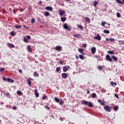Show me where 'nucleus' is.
I'll return each instance as SVG.
<instances>
[{"label":"nucleus","mask_w":124,"mask_h":124,"mask_svg":"<svg viewBox=\"0 0 124 124\" xmlns=\"http://www.w3.org/2000/svg\"><path fill=\"white\" fill-rule=\"evenodd\" d=\"M94 39H97V40H101V36L99 34H97V36L93 37Z\"/></svg>","instance_id":"5"},{"label":"nucleus","mask_w":124,"mask_h":124,"mask_svg":"<svg viewBox=\"0 0 124 124\" xmlns=\"http://www.w3.org/2000/svg\"><path fill=\"white\" fill-rule=\"evenodd\" d=\"M26 38H27V39H31V36H27Z\"/></svg>","instance_id":"47"},{"label":"nucleus","mask_w":124,"mask_h":124,"mask_svg":"<svg viewBox=\"0 0 124 124\" xmlns=\"http://www.w3.org/2000/svg\"><path fill=\"white\" fill-rule=\"evenodd\" d=\"M104 108L107 112H111V107H110L109 106H105Z\"/></svg>","instance_id":"3"},{"label":"nucleus","mask_w":124,"mask_h":124,"mask_svg":"<svg viewBox=\"0 0 124 124\" xmlns=\"http://www.w3.org/2000/svg\"><path fill=\"white\" fill-rule=\"evenodd\" d=\"M0 72H2V71H4V68H2L0 69Z\"/></svg>","instance_id":"46"},{"label":"nucleus","mask_w":124,"mask_h":124,"mask_svg":"<svg viewBox=\"0 0 124 124\" xmlns=\"http://www.w3.org/2000/svg\"><path fill=\"white\" fill-rule=\"evenodd\" d=\"M109 41H111V42H115V39L112 38H110L109 39Z\"/></svg>","instance_id":"29"},{"label":"nucleus","mask_w":124,"mask_h":124,"mask_svg":"<svg viewBox=\"0 0 124 124\" xmlns=\"http://www.w3.org/2000/svg\"><path fill=\"white\" fill-rule=\"evenodd\" d=\"M46 10H48L49 11H53V8L50 6H47L46 7Z\"/></svg>","instance_id":"10"},{"label":"nucleus","mask_w":124,"mask_h":124,"mask_svg":"<svg viewBox=\"0 0 124 124\" xmlns=\"http://www.w3.org/2000/svg\"><path fill=\"white\" fill-rule=\"evenodd\" d=\"M111 58L113 59V60H114L115 61H118V58H117V57H116L115 56H112Z\"/></svg>","instance_id":"30"},{"label":"nucleus","mask_w":124,"mask_h":124,"mask_svg":"<svg viewBox=\"0 0 124 124\" xmlns=\"http://www.w3.org/2000/svg\"><path fill=\"white\" fill-rule=\"evenodd\" d=\"M49 15H50V13L48 12H46L45 16H49Z\"/></svg>","instance_id":"32"},{"label":"nucleus","mask_w":124,"mask_h":124,"mask_svg":"<svg viewBox=\"0 0 124 124\" xmlns=\"http://www.w3.org/2000/svg\"><path fill=\"white\" fill-rule=\"evenodd\" d=\"M60 64H63V61H60Z\"/></svg>","instance_id":"49"},{"label":"nucleus","mask_w":124,"mask_h":124,"mask_svg":"<svg viewBox=\"0 0 124 124\" xmlns=\"http://www.w3.org/2000/svg\"><path fill=\"white\" fill-rule=\"evenodd\" d=\"M97 3H98V2L95 1L93 3L94 6H96V5H97Z\"/></svg>","instance_id":"34"},{"label":"nucleus","mask_w":124,"mask_h":124,"mask_svg":"<svg viewBox=\"0 0 124 124\" xmlns=\"http://www.w3.org/2000/svg\"><path fill=\"white\" fill-rule=\"evenodd\" d=\"M54 99H55V101H56V102H58V103H60V100H60V99H59L58 97H55Z\"/></svg>","instance_id":"17"},{"label":"nucleus","mask_w":124,"mask_h":124,"mask_svg":"<svg viewBox=\"0 0 124 124\" xmlns=\"http://www.w3.org/2000/svg\"><path fill=\"white\" fill-rule=\"evenodd\" d=\"M105 24H106V22H102V26L103 27H104V26H105Z\"/></svg>","instance_id":"45"},{"label":"nucleus","mask_w":124,"mask_h":124,"mask_svg":"<svg viewBox=\"0 0 124 124\" xmlns=\"http://www.w3.org/2000/svg\"><path fill=\"white\" fill-rule=\"evenodd\" d=\"M78 29H80V30H83V29H84L83 26H82L81 25H78Z\"/></svg>","instance_id":"28"},{"label":"nucleus","mask_w":124,"mask_h":124,"mask_svg":"<svg viewBox=\"0 0 124 124\" xmlns=\"http://www.w3.org/2000/svg\"><path fill=\"white\" fill-rule=\"evenodd\" d=\"M110 41V40H109V39L106 38V41Z\"/></svg>","instance_id":"61"},{"label":"nucleus","mask_w":124,"mask_h":124,"mask_svg":"<svg viewBox=\"0 0 124 124\" xmlns=\"http://www.w3.org/2000/svg\"><path fill=\"white\" fill-rule=\"evenodd\" d=\"M64 14H65V11L64 10L61 11L59 12V15H60V16H63Z\"/></svg>","instance_id":"9"},{"label":"nucleus","mask_w":124,"mask_h":124,"mask_svg":"<svg viewBox=\"0 0 124 124\" xmlns=\"http://www.w3.org/2000/svg\"><path fill=\"white\" fill-rule=\"evenodd\" d=\"M7 81H8V82H10V83H14V80L11 78L7 79Z\"/></svg>","instance_id":"16"},{"label":"nucleus","mask_w":124,"mask_h":124,"mask_svg":"<svg viewBox=\"0 0 124 124\" xmlns=\"http://www.w3.org/2000/svg\"><path fill=\"white\" fill-rule=\"evenodd\" d=\"M113 108L114 109V111H118V109H119V107H114Z\"/></svg>","instance_id":"31"},{"label":"nucleus","mask_w":124,"mask_h":124,"mask_svg":"<svg viewBox=\"0 0 124 124\" xmlns=\"http://www.w3.org/2000/svg\"><path fill=\"white\" fill-rule=\"evenodd\" d=\"M19 72H22V70H19Z\"/></svg>","instance_id":"64"},{"label":"nucleus","mask_w":124,"mask_h":124,"mask_svg":"<svg viewBox=\"0 0 124 124\" xmlns=\"http://www.w3.org/2000/svg\"><path fill=\"white\" fill-rule=\"evenodd\" d=\"M63 28L65 29V30H66V31H71V26H68L66 23L64 24Z\"/></svg>","instance_id":"2"},{"label":"nucleus","mask_w":124,"mask_h":124,"mask_svg":"<svg viewBox=\"0 0 124 124\" xmlns=\"http://www.w3.org/2000/svg\"><path fill=\"white\" fill-rule=\"evenodd\" d=\"M62 47L60 46H57L55 48L56 51H60V50H62Z\"/></svg>","instance_id":"8"},{"label":"nucleus","mask_w":124,"mask_h":124,"mask_svg":"<svg viewBox=\"0 0 124 124\" xmlns=\"http://www.w3.org/2000/svg\"><path fill=\"white\" fill-rule=\"evenodd\" d=\"M27 82L30 87H31V81L30 79H27Z\"/></svg>","instance_id":"19"},{"label":"nucleus","mask_w":124,"mask_h":124,"mask_svg":"<svg viewBox=\"0 0 124 124\" xmlns=\"http://www.w3.org/2000/svg\"><path fill=\"white\" fill-rule=\"evenodd\" d=\"M24 41L25 42H28L29 39H28L27 38L24 37Z\"/></svg>","instance_id":"33"},{"label":"nucleus","mask_w":124,"mask_h":124,"mask_svg":"<svg viewBox=\"0 0 124 124\" xmlns=\"http://www.w3.org/2000/svg\"><path fill=\"white\" fill-rule=\"evenodd\" d=\"M14 14H15L16 13V11L14 10Z\"/></svg>","instance_id":"63"},{"label":"nucleus","mask_w":124,"mask_h":124,"mask_svg":"<svg viewBox=\"0 0 124 124\" xmlns=\"http://www.w3.org/2000/svg\"><path fill=\"white\" fill-rule=\"evenodd\" d=\"M74 37H76L77 38H80L81 37V35L80 34H75Z\"/></svg>","instance_id":"23"},{"label":"nucleus","mask_w":124,"mask_h":124,"mask_svg":"<svg viewBox=\"0 0 124 124\" xmlns=\"http://www.w3.org/2000/svg\"><path fill=\"white\" fill-rule=\"evenodd\" d=\"M98 101L99 103H100L101 105H102L103 106H104L105 105V102L104 101H102L100 99H98Z\"/></svg>","instance_id":"7"},{"label":"nucleus","mask_w":124,"mask_h":124,"mask_svg":"<svg viewBox=\"0 0 124 124\" xmlns=\"http://www.w3.org/2000/svg\"><path fill=\"white\" fill-rule=\"evenodd\" d=\"M82 104L88 106L89 107H93V104L92 102H89L87 101H82Z\"/></svg>","instance_id":"1"},{"label":"nucleus","mask_w":124,"mask_h":124,"mask_svg":"<svg viewBox=\"0 0 124 124\" xmlns=\"http://www.w3.org/2000/svg\"><path fill=\"white\" fill-rule=\"evenodd\" d=\"M34 22H35V19H34V18H32L31 19V23H32V24H33Z\"/></svg>","instance_id":"41"},{"label":"nucleus","mask_w":124,"mask_h":124,"mask_svg":"<svg viewBox=\"0 0 124 124\" xmlns=\"http://www.w3.org/2000/svg\"><path fill=\"white\" fill-rule=\"evenodd\" d=\"M46 97H47L46 96L43 97V99H46Z\"/></svg>","instance_id":"56"},{"label":"nucleus","mask_w":124,"mask_h":124,"mask_svg":"<svg viewBox=\"0 0 124 124\" xmlns=\"http://www.w3.org/2000/svg\"><path fill=\"white\" fill-rule=\"evenodd\" d=\"M116 2L117 3H120V4H124V2H122L121 0H116Z\"/></svg>","instance_id":"22"},{"label":"nucleus","mask_w":124,"mask_h":124,"mask_svg":"<svg viewBox=\"0 0 124 124\" xmlns=\"http://www.w3.org/2000/svg\"><path fill=\"white\" fill-rule=\"evenodd\" d=\"M91 96L93 98H95V97H96V94L95 93H93L92 94Z\"/></svg>","instance_id":"21"},{"label":"nucleus","mask_w":124,"mask_h":124,"mask_svg":"<svg viewBox=\"0 0 124 124\" xmlns=\"http://www.w3.org/2000/svg\"><path fill=\"white\" fill-rule=\"evenodd\" d=\"M115 97H116L117 98L119 99V96L117 94H115Z\"/></svg>","instance_id":"50"},{"label":"nucleus","mask_w":124,"mask_h":124,"mask_svg":"<svg viewBox=\"0 0 124 124\" xmlns=\"http://www.w3.org/2000/svg\"><path fill=\"white\" fill-rule=\"evenodd\" d=\"M20 12H22V11H24V10L22 8H20Z\"/></svg>","instance_id":"57"},{"label":"nucleus","mask_w":124,"mask_h":124,"mask_svg":"<svg viewBox=\"0 0 124 124\" xmlns=\"http://www.w3.org/2000/svg\"><path fill=\"white\" fill-rule=\"evenodd\" d=\"M13 109H14V110H16V109H17V107L15 106L13 108Z\"/></svg>","instance_id":"53"},{"label":"nucleus","mask_w":124,"mask_h":124,"mask_svg":"<svg viewBox=\"0 0 124 124\" xmlns=\"http://www.w3.org/2000/svg\"><path fill=\"white\" fill-rule=\"evenodd\" d=\"M117 16L118 18H120L121 17V14L120 13H117Z\"/></svg>","instance_id":"36"},{"label":"nucleus","mask_w":124,"mask_h":124,"mask_svg":"<svg viewBox=\"0 0 124 124\" xmlns=\"http://www.w3.org/2000/svg\"><path fill=\"white\" fill-rule=\"evenodd\" d=\"M106 60L108 62H113V59L110 57V55H107L106 56Z\"/></svg>","instance_id":"4"},{"label":"nucleus","mask_w":124,"mask_h":124,"mask_svg":"<svg viewBox=\"0 0 124 124\" xmlns=\"http://www.w3.org/2000/svg\"><path fill=\"white\" fill-rule=\"evenodd\" d=\"M62 78H64L65 79L66 78H67V74L66 73H62Z\"/></svg>","instance_id":"12"},{"label":"nucleus","mask_w":124,"mask_h":124,"mask_svg":"<svg viewBox=\"0 0 124 124\" xmlns=\"http://www.w3.org/2000/svg\"><path fill=\"white\" fill-rule=\"evenodd\" d=\"M68 68H69V66L68 65H66L63 67V71L64 72H66L67 70H68Z\"/></svg>","instance_id":"6"},{"label":"nucleus","mask_w":124,"mask_h":124,"mask_svg":"<svg viewBox=\"0 0 124 124\" xmlns=\"http://www.w3.org/2000/svg\"><path fill=\"white\" fill-rule=\"evenodd\" d=\"M3 80H4V81H6V80H7V79H6L5 77H3Z\"/></svg>","instance_id":"54"},{"label":"nucleus","mask_w":124,"mask_h":124,"mask_svg":"<svg viewBox=\"0 0 124 124\" xmlns=\"http://www.w3.org/2000/svg\"><path fill=\"white\" fill-rule=\"evenodd\" d=\"M60 120L61 121H63V118H60Z\"/></svg>","instance_id":"60"},{"label":"nucleus","mask_w":124,"mask_h":124,"mask_svg":"<svg viewBox=\"0 0 124 124\" xmlns=\"http://www.w3.org/2000/svg\"><path fill=\"white\" fill-rule=\"evenodd\" d=\"M119 43H121V42H123V41H119Z\"/></svg>","instance_id":"62"},{"label":"nucleus","mask_w":124,"mask_h":124,"mask_svg":"<svg viewBox=\"0 0 124 124\" xmlns=\"http://www.w3.org/2000/svg\"><path fill=\"white\" fill-rule=\"evenodd\" d=\"M60 105H62V104H63V101H62V99L60 100Z\"/></svg>","instance_id":"43"},{"label":"nucleus","mask_w":124,"mask_h":124,"mask_svg":"<svg viewBox=\"0 0 124 124\" xmlns=\"http://www.w3.org/2000/svg\"><path fill=\"white\" fill-rule=\"evenodd\" d=\"M15 27H16V29H21V28H22L21 26L16 25Z\"/></svg>","instance_id":"40"},{"label":"nucleus","mask_w":124,"mask_h":124,"mask_svg":"<svg viewBox=\"0 0 124 124\" xmlns=\"http://www.w3.org/2000/svg\"><path fill=\"white\" fill-rule=\"evenodd\" d=\"M11 35H12V36H15V32L14 31L11 32Z\"/></svg>","instance_id":"44"},{"label":"nucleus","mask_w":124,"mask_h":124,"mask_svg":"<svg viewBox=\"0 0 124 124\" xmlns=\"http://www.w3.org/2000/svg\"><path fill=\"white\" fill-rule=\"evenodd\" d=\"M28 51L29 52H32V48L31 47V46H28Z\"/></svg>","instance_id":"20"},{"label":"nucleus","mask_w":124,"mask_h":124,"mask_svg":"<svg viewBox=\"0 0 124 124\" xmlns=\"http://www.w3.org/2000/svg\"><path fill=\"white\" fill-rule=\"evenodd\" d=\"M35 94L36 97H38V96H39V93L37 92V90H35Z\"/></svg>","instance_id":"15"},{"label":"nucleus","mask_w":124,"mask_h":124,"mask_svg":"<svg viewBox=\"0 0 124 124\" xmlns=\"http://www.w3.org/2000/svg\"><path fill=\"white\" fill-rule=\"evenodd\" d=\"M61 20L62 22H65V21H66V17H62Z\"/></svg>","instance_id":"24"},{"label":"nucleus","mask_w":124,"mask_h":124,"mask_svg":"<svg viewBox=\"0 0 124 124\" xmlns=\"http://www.w3.org/2000/svg\"><path fill=\"white\" fill-rule=\"evenodd\" d=\"M60 70H61V67H57V68H56V71H57V72H59V71H60Z\"/></svg>","instance_id":"42"},{"label":"nucleus","mask_w":124,"mask_h":124,"mask_svg":"<svg viewBox=\"0 0 124 124\" xmlns=\"http://www.w3.org/2000/svg\"><path fill=\"white\" fill-rule=\"evenodd\" d=\"M108 54H110L111 55H112V54H114V51H108Z\"/></svg>","instance_id":"38"},{"label":"nucleus","mask_w":124,"mask_h":124,"mask_svg":"<svg viewBox=\"0 0 124 124\" xmlns=\"http://www.w3.org/2000/svg\"><path fill=\"white\" fill-rule=\"evenodd\" d=\"M104 33H107V34H109V33H110V31H108V30H104Z\"/></svg>","instance_id":"25"},{"label":"nucleus","mask_w":124,"mask_h":124,"mask_svg":"<svg viewBox=\"0 0 124 124\" xmlns=\"http://www.w3.org/2000/svg\"><path fill=\"white\" fill-rule=\"evenodd\" d=\"M90 93V90H87V94H89Z\"/></svg>","instance_id":"58"},{"label":"nucleus","mask_w":124,"mask_h":124,"mask_svg":"<svg viewBox=\"0 0 124 124\" xmlns=\"http://www.w3.org/2000/svg\"><path fill=\"white\" fill-rule=\"evenodd\" d=\"M45 108H46V109H48V110L50 109V108L48 107V106H46Z\"/></svg>","instance_id":"55"},{"label":"nucleus","mask_w":124,"mask_h":124,"mask_svg":"<svg viewBox=\"0 0 124 124\" xmlns=\"http://www.w3.org/2000/svg\"><path fill=\"white\" fill-rule=\"evenodd\" d=\"M6 96H9V93H8L6 94Z\"/></svg>","instance_id":"59"},{"label":"nucleus","mask_w":124,"mask_h":124,"mask_svg":"<svg viewBox=\"0 0 124 124\" xmlns=\"http://www.w3.org/2000/svg\"><path fill=\"white\" fill-rule=\"evenodd\" d=\"M106 92V91L104 89H103V90H101L102 93H105Z\"/></svg>","instance_id":"51"},{"label":"nucleus","mask_w":124,"mask_h":124,"mask_svg":"<svg viewBox=\"0 0 124 124\" xmlns=\"http://www.w3.org/2000/svg\"><path fill=\"white\" fill-rule=\"evenodd\" d=\"M34 76H36V77H38V76L39 75L38 73L36 72H34L33 74Z\"/></svg>","instance_id":"35"},{"label":"nucleus","mask_w":124,"mask_h":124,"mask_svg":"<svg viewBox=\"0 0 124 124\" xmlns=\"http://www.w3.org/2000/svg\"><path fill=\"white\" fill-rule=\"evenodd\" d=\"M8 47H9V48H14V47H15V46H14V45L12 44H9Z\"/></svg>","instance_id":"14"},{"label":"nucleus","mask_w":124,"mask_h":124,"mask_svg":"<svg viewBox=\"0 0 124 124\" xmlns=\"http://www.w3.org/2000/svg\"><path fill=\"white\" fill-rule=\"evenodd\" d=\"M110 84H111V86H117V83L114 82L113 81H111L110 82Z\"/></svg>","instance_id":"26"},{"label":"nucleus","mask_w":124,"mask_h":124,"mask_svg":"<svg viewBox=\"0 0 124 124\" xmlns=\"http://www.w3.org/2000/svg\"><path fill=\"white\" fill-rule=\"evenodd\" d=\"M91 51L93 54H95L96 51V48H95V47H93L91 49Z\"/></svg>","instance_id":"11"},{"label":"nucleus","mask_w":124,"mask_h":124,"mask_svg":"<svg viewBox=\"0 0 124 124\" xmlns=\"http://www.w3.org/2000/svg\"><path fill=\"white\" fill-rule=\"evenodd\" d=\"M84 51V49L83 48H79L78 49V51L81 53V54H82V55H85V54H84V53H83V51Z\"/></svg>","instance_id":"13"},{"label":"nucleus","mask_w":124,"mask_h":124,"mask_svg":"<svg viewBox=\"0 0 124 124\" xmlns=\"http://www.w3.org/2000/svg\"><path fill=\"white\" fill-rule=\"evenodd\" d=\"M84 19H85V20H86L87 22H89V23L91 22V19L90 18V17H85Z\"/></svg>","instance_id":"18"},{"label":"nucleus","mask_w":124,"mask_h":124,"mask_svg":"<svg viewBox=\"0 0 124 124\" xmlns=\"http://www.w3.org/2000/svg\"><path fill=\"white\" fill-rule=\"evenodd\" d=\"M83 47H87V44H84L83 45Z\"/></svg>","instance_id":"52"},{"label":"nucleus","mask_w":124,"mask_h":124,"mask_svg":"<svg viewBox=\"0 0 124 124\" xmlns=\"http://www.w3.org/2000/svg\"><path fill=\"white\" fill-rule=\"evenodd\" d=\"M17 94H18V95H22V94H23V93L20 91H17Z\"/></svg>","instance_id":"27"},{"label":"nucleus","mask_w":124,"mask_h":124,"mask_svg":"<svg viewBox=\"0 0 124 124\" xmlns=\"http://www.w3.org/2000/svg\"><path fill=\"white\" fill-rule=\"evenodd\" d=\"M105 28H110V24H108L107 27L105 26Z\"/></svg>","instance_id":"48"},{"label":"nucleus","mask_w":124,"mask_h":124,"mask_svg":"<svg viewBox=\"0 0 124 124\" xmlns=\"http://www.w3.org/2000/svg\"><path fill=\"white\" fill-rule=\"evenodd\" d=\"M79 58L81 60H84V55H79Z\"/></svg>","instance_id":"39"},{"label":"nucleus","mask_w":124,"mask_h":124,"mask_svg":"<svg viewBox=\"0 0 124 124\" xmlns=\"http://www.w3.org/2000/svg\"><path fill=\"white\" fill-rule=\"evenodd\" d=\"M104 67V66H100L98 67V68L100 69V70H102V69Z\"/></svg>","instance_id":"37"}]
</instances>
